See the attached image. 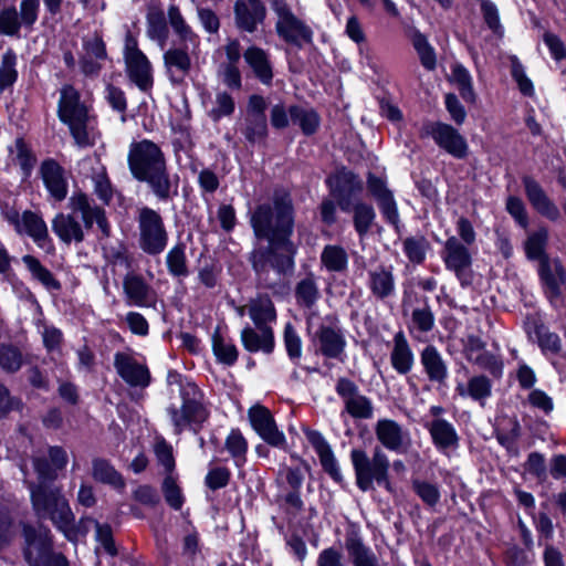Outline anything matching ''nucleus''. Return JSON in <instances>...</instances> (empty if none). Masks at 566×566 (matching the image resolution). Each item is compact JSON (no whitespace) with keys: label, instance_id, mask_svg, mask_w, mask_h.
Segmentation results:
<instances>
[{"label":"nucleus","instance_id":"f257e3e1","mask_svg":"<svg viewBox=\"0 0 566 566\" xmlns=\"http://www.w3.org/2000/svg\"><path fill=\"white\" fill-rule=\"evenodd\" d=\"M128 169L139 182L147 185L159 201H169L178 196L179 177L171 175L160 146L153 140L142 139L129 145Z\"/></svg>","mask_w":566,"mask_h":566},{"label":"nucleus","instance_id":"f03ea898","mask_svg":"<svg viewBox=\"0 0 566 566\" xmlns=\"http://www.w3.org/2000/svg\"><path fill=\"white\" fill-rule=\"evenodd\" d=\"M250 222L258 239L285 242L291 247L294 230V207L291 195L284 189L275 190L270 202L255 208Z\"/></svg>","mask_w":566,"mask_h":566},{"label":"nucleus","instance_id":"7ed1b4c3","mask_svg":"<svg viewBox=\"0 0 566 566\" xmlns=\"http://www.w3.org/2000/svg\"><path fill=\"white\" fill-rule=\"evenodd\" d=\"M296 247L285 242H269L266 247H259L251 251L249 261L255 273L259 286L277 292L285 284L287 275L294 271V255Z\"/></svg>","mask_w":566,"mask_h":566},{"label":"nucleus","instance_id":"20e7f679","mask_svg":"<svg viewBox=\"0 0 566 566\" xmlns=\"http://www.w3.org/2000/svg\"><path fill=\"white\" fill-rule=\"evenodd\" d=\"M31 502L38 517L49 518L69 539L74 530V514L62 489L55 485H29Z\"/></svg>","mask_w":566,"mask_h":566},{"label":"nucleus","instance_id":"39448f33","mask_svg":"<svg viewBox=\"0 0 566 566\" xmlns=\"http://www.w3.org/2000/svg\"><path fill=\"white\" fill-rule=\"evenodd\" d=\"M356 484L363 492L374 490V482L390 490L389 459L381 447H375L371 458L361 449L350 451Z\"/></svg>","mask_w":566,"mask_h":566},{"label":"nucleus","instance_id":"423d86ee","mask_svg":"<svg viewBox=\"0 0 566 566\" xmlns=\"http://www.w3.org/2000/svg\"><path fill=\"white\" fill-rule=\"evenodd\" d=\"M57 114L60 119L67 124L77 145H90L87 108L81 103L80 93L73 86L64 85L61 88Z\"/></svg>","mask_w":566,"mask_h":566},{"label":"nucleus","instance_id":"0eeeda50","mask_svg":"<svg viewBox=\"0 0 566 566\" xmlns=\"http://www.w3.org/2000/svg\"><path fill=\"white\" fill-rule=\"evenodd\" d=\"M181 406H170L167 411L176 433H181L190 426H201L209 417V412L200 401L197 386L187 384L180 389Z\"/></svg>","mask_w":566,"mask_h":566},{"label":"nucleus","instance_id":"6e6552de","mask_svg":"<svg viewBox=\"0 0 566 566\" xmlns=\"http://www.w3.org/2000/svg\"><path fill=\"white\" fill-rule=\"evenodd\" d=\"M139 247L150 255L160 254L167 247L168 232L161 216L154 209L143 207L138 210Z\"/></svg>","mask_w":566,"mask_h":566},{"label":"nucleus","instance_id":"1a4fd4ad","mask_svg":"<svg viewBox=\"0 0 566 566\" xmlns=\"http://www.w3.org/2000/svg\"><path fill=\"white\" fill-rule=\"evenodd\" d=\"M23 536L25 539L24 558L29 566H54L57 557H65L61 553L52 552V541L48 528L39 527L36 530L24 525Z\"/></svg>","mask_w":566,"mask_h":566},{"label":"nucleus","instance_id":"9d476101","mask_svg":"<svg viewBox=\"0 0 566 566\" xmlns=\"http://www.w3.org/2000/svg\"><path fill=\"white\" fill-rule=\"evenodd\" d=\"M273 10L277 15L275 30L285 42L302 46L312 41L313 32L301 21L291 9L282 1H273Z\"/></svg>","mask_w":566,"mask_h":566},{"label":"nucleus","instance_id":"9b49d317","mask_svg":"<svg viewBox=\"0 0 566 566\" xmlns=\"http://www.w3.org/2000/svg\"><path fill=\"white\" fill-rule=\"evenodd\" d=\"M124 57L129 80L143 92L153 87L151 65L147 56L138 49L136 39L127 34Z\"/></svg>","mask_w":566,"mask_h":566},{"label":"nucleus","instance_id":"f8f14e48","mask_svg":"<svg viewBox=\"0 0 566 566\" xmlns=\"http://www.w3.org/2000/svg\"><path fill=\"white\" fill-rule=\"evenodd\" d=\"M312 342L317 353L331 359H340L346 347L345 335L335 317H326L312 334Z\"/></svg>","mask_w":566,"mask_h":566},{"label":"nucleus","instance_id":"ddd939ff","mask_svg":"<svg viewBox=\"0 0 566 566\" xmlns=\"http://www.w3.org/2000/svg\"><path fill=\"white\" fill-rule=\"evenodd\" d=\"M3 218L13 226L15 232L20 235L30 237L39 247H43L49 239V231L43 218L31 211L25 210L22 214L11 207L2 209Z\"/></svg>","mask_w":566,"mask_h":566},{"label":"nucleus","instance_id":"4468645a","mask_svg":"<svg viewBox=\"0 0 566 566\" xmlns=\"http://www.w3.org/2000/svg\"><path fill=\"white\" fill-rule=\"evenodd\" d=\"M421 136H430L434 143L455 158H464L468 154L465 138L451 125L430 122L423 125Z\"/></svg>","mask_w":566,"mask_h":566},{"label":"nucleus","instance_id":"2eb2a0df","mask_svg":"<svg viewBox=\"0 0 566 566\" xmlns=\"http://www.w3.org/2000/svg\"><path fill=\"white\" fill-rule=\"evenodd\" d=\"M460 239L452 235L447 239L442 250V259L446 268L454 272L462 285L471 283L472 255Z\"/></svg>","mask_w":566,"mask_h":566},{"label":"nucleus","instance_id":"dca6fc26","mask_svg":"<svg viewBox=\"0 0 566 566\" xmlns=\"http://www.w3.org/2000/svg\"><path fill=\"white\" fill-rule=\"evenodd\" d=\"M248 417L252 428L268 444L283 450L286 449V438L284 433L279 430L268 408L255 405L249 409Z\"/></svg>","mask_w":566,"mask_h":566},{"label":"nucleus","instance_id":"f3484780","mask_svg":"<svg viewBox=\"0 0 566 566\" xmlns=\"http://www.w3.org/2000/svg\"><path fill=\"white\" fill-rule=\"evenodd\" d=\"M374 430L378 442L390 452L401 454L411 446L409 431L392 419H379Z\"/></svg>","mask_w":566,"mask_h":566},{"label":"nucleus","instance_id":"a211bd4d","mask_svg":"<svg viewBox=\"0 0 566 566\" xmlns=\"http://www.w3.org/2000/svg\"><path fill=\"white\" fill-rule=\"evenodd\" d=\"M114 368L130 388L145 389L151 382L148 367L127 353L118 352L114 355Z\"/></svg>","mask_w":566,"mask_h":566},{"label":"nucleus","instance_id":"6ab92c4d","mask_svg":"<svg viewBox=\"0 0 566 566\" xmlns=\"http://www.w3.org/2000/svg\"><path fill=\"white\" fill-rule=\"evenodd\" d=\"M48 455L49 459L40 454L32 458L33 469L38 476V482L32 483L33 485H53L57 472L63 470L67 463L66 451L61 447H50Z\"/></svg>","mask_w":566,"mask_h":566},{"label":"nucleus","instance_id":"aec40b11","mask_svg":"<svg viewBox=\"0 0 566 566\" xmlns=\"http://www.w3.org/2000/svg\"><path fill=\"white\" fill-rule=\"evenodd\" d=\"M336 392L343 398L346 411L357 419L373 417L371 401L358 392L357 385L348 378H339L336 384Z\"/></svg>","mask_w":566,"mask_h":566},{"label":"nucleus","instance_id":"412c9836","mask_svg":"<svg viewBox=\"0 0 566 566\" xmlns=\"http://www.w3.org/2000/svg\"><path fill=\"white\" fill-rule=\"evenodd\" d=\"M345 549L353 566H386L374 551L365 544L360 532L352 527L345 535Z\"/></svg>","mask_w":566,"mask_h":566},{"label":"nucleus","instance_id":"4be33fe9","mask_svg":"<svg viewBox=\"0 0 566 566\" xmlns=\"http://www.w3.org/2000/svg\"><path fill=\"white\" fill-rule=\"evenodd\" d=\"M332 181V193L336 198L339 208L348 212L353 205V197L363 190L361 180L352 171H338Z\"/></svg>","mask_w":566,"mask_h":566},{"label":"nucleus","instance_id":"5701e85b","mask_svg":"<svg viewBox=\"0 0 566 566\" xmlns=\"http://www.w3.org/2000/svg\"><path fill=\"white\" fill-rule=\"evenodd\" d=\"M233 11L237 28L248 33L256 31L266 13L261 0H237Z\"/></svg>","mask_w":566,"mask_h":566},{"label":"nucleus","instance_id":"b1692460","mask_svg":"<svg viewBox=\"0 0 566 566\" xmlns=\"http://www.w3.org/2000/svg\"><path fill=\"white\" fill-rule=\"evenodd\" d=\"M433 446L443 454H450L459 448L460 437L452 423L443 418H434L426 423Z\"/></svg>","mask_w":566,"mask_h":566},{"label":"nucleus","instance_id":"393cba45","mask_svg":"<svg viewBox=\"0 0 566 566\" xmlns=\"http://www.w3.org/2000/svg\"><path fill=\"white\" fill-rule=\"evenodd\" d=\"M539 275L545 284V293L552 303L559 300L562 286L566 283V272L556 259H543L539 265Z\"/></svg>","mask_w":566,"mask_h":566},{"label":"nucleus","instance_id":"a878e982","mask_svg":"<svg viewBox=\"0 0 566 566\" xmlns=\"http://www.w3.org/2000/svg\"><path fill=\"white\" fill-rule=\"evenodd\" d=\"M164 66L169 81L172 84H181L191 70V57L187 45L170 48L164 53Z\"/></svg>","mask_w":566,"mask_h":566},{"label":"nucleus","instance_id":"bb28decb","mask_svg":"<svg viewBox=\"0 0 566 566\" xmlns=\"http://www.w3.org/2000/svg\"><path fill=\"white\" fill-rule=\"evenodd\" d=\"M523 185L530 203L538 213L553 221L559 218L557 206L547 197L535 179L526 176L523 178Z\"/></svg>","mask_w":566,"mask_h":566},{"label":"nucleus","instance_id":"cd10ccee","mask_svg":"<svg viewBox=\"0 0 566 566\" xmlns=\"http://www.w3.org/2000/svg\"><path fill=\"white\" fill-rule=\"evenodd\" d=\"M367 285L376 300L384 301L395 295L396 281L392 266L378 265L368 271Z\"/></svg>","mask_w":566,"mask_h":566},{"label":"nucleus","instance_id":"c85d7f7f","mask_svg":"<svg viewBox=\"0 0 566 566\" xmlns=\"http://www.w3.org/2000/svg\"><path fill=\"white\" fill-rule=\"evenodd\" d=\"M40 172L50 195L56 201L64 200L67 195V182L63 168L55 160L48 159L42 163Z\"/></svg>","mask_w":566,"mask_h":566},{"label":"nucleus","instance_id":"c756f323","mask_svg":"<svg viewBox=\"0 0 566 566\" xmlns=\"http://www.w3.org/2000/svg\"><path fill=\"white\" fill-rule=\"evenodd\" d=\"M243 59L251 69L253 75L264 85H271L273 80V66L270 55L263 49L252 45L243 52Z\"/></svg>","mask_w":566,"mask_h":566},{"label":"nucleus","instance_id":"7c9ffc66","mask_svg":"<svg viewBox=\"0 0 566 566\" xmlns=\"http://www.w3.org/2000/svg\"><path fill=\"white\" fill-rule=\"evenodd\" d=\"M390 363L399 375H407L415 365V354L403 332H398L392 338Z\"/></svg>","mask_w":566,"mask_h":566},{"label":"nucleus","instance_id":"2f4dec72","mask_svg":"<svg viewBox=\"0 0 566 566\" xmlns=\"http://www.w3.org/2000/svg\"><path fill=\"white\" fill-rule=\"evenodd\" d=\"M420 363L430 381L440 385L446 382L449 374L448 365L433 345H428L421 350Z\"/></svg>","mask_w":566,"mask_h":566},{"label":"nucleus","instance_id":"473e14b6","mask_svg":"<svg viewBox=\"0 0 566 566\" xmlns=\"http://www.w3.org/2000/svg\"><path fill=\"white\" fill-rule=\"evenodd\" d=\"M241 340L248 352H263L270 354L274 349V333L272 327L252 328L244 327L241 332Z\"/></svg>","mask_w":566,"mask_h":566},{"label":"nucleus","instance_id":"72a5a7b5","mask_svg":"<svg viewBox=\"0 0 566 566\" xmlns=\"http://www.w3.org/2000/svg\"><path fill=\"white\" fill-rule=\"evenodd\" d=\"M52 230L64 243L84 240V231L73 214L59 213L52 220Z\"/></svg>","mask_w":566,"mask_h":566},{"label":"nucleus","instance_id":"f704fd0d","mask_svg":"<svg viewBox=\"0 0 566 566\" xmlns=\"http://www.w3.org/2000/svg\"><path fill=\"white\" fill-rule=\"evenodd\" d=\"M124 292L129 304L148 306L153 301V291L145 280L135 274H128L123 281Z\"/></svg>","mask_w":566,"mask_h":566},{"label":"nucleus","instance_id":"c9c22d12","mask_svg":"<svg viewBox=\"0 0 566 566\" xmlns=\"http://www.w3.org/2000/svg\"><path fill=\"white\" fill-rule=\"evenodd\" d=\"M249 316L256 328L271 327L276 319V311L272 300L266 295H259L248 305Z\"/></svg>","mask_w":566,"mask_h":566},{"label":"nucleus","instance_id":"e433bc0d","mask_svg":"<svg viewBox=\"0 0 566 566\" xmlns=\"http://www.w3.org/2000/svg\"><path fill=\"white\" fill-rule=\"evenodd\" d=\"M455 391L462 398H471L475 401L481 402L488 399L492 394V382L489 377L484 375H478L471 377L467 384L458 382Z\"/></svg>","mask_w":566,"mask_h":566},{"label":"nucleus","instance_id":"4c0bfd02","mask_svg":"<svg viewBox=\"0 0 566 566\" xmlns=\"http://www.w3.org/2000/svg\"><path fill=\"white\" fill-rule=\"evenodd\" d=\"M291 122L298 125L305 136L314 135L321 125V117L313 108L292 105L289 107Z\"/></svg>","mask_w":566,"mask_h":566},{"label":"nucleus","instance_id":"58836bf2","mask_svg":"<svg viewBox=\"0 0 566 566\" xmlns=\"http://www.w3.org/2000/svg\"><path fill=\"white\" fill-rule=\"evenodd\" d=\"M321 263L328 272H345L348 268V254L337 244L325 245L321 253Z\"/></svg>","mask_w":566,"mask_h":566},{"label":"nucleus","instance_id":"ea45409f","mask_svg":"<svg viewBox=\"0 0 566 566\" xmlns=\"http://www.w3.org/2000/svg\"><path fill=\"white\" fill-rule=\"evenodd\" d=\"M92 475L96 481L109 484L115 489H123L125 486L122 474L105 459L93 460Z\"/></svg>","mask_w":566,"mask_h":566},{"label":"nucleus","instance_id":"a19ab883","mask_svg":"<svg viewBox=\"0 0 566 566\" xmlns=\"http://www.w3.org/2000/svg\"><path fill=\"white\" fill-rule=\"evenodd\" d=\"M22 262L30 271L32 277L39 281L48 290L57 291L61 289V283L54 277L50 270L41 264V262L35 256L30 254L23 255Z\"/></svg>","mask_w":566,"mask_h":566},{"label":"nucleus","instance_id":"79ce46f5","mask_svg":"<svg viewBox=\"0 0 566 566\" xmlns=\"http://www.w3.org/2000/svg\"><path fill=\"white\" fill-rule=\"evenodd\" d=\"M318 297L319 290L313 274L297 282L295 286V298L298 306L312 308Z\"/></svg>","mask_w":566,"mask_h":566},{"label":"nucleus","instance_id":"37998d69","mask_svg":"<svg viewBox=\"0 0 566 566\" xmlns=\"http://www.w3.org/2000/svg\"><path fill=\"white\" fill-rule=\"evenodd\" d=\"M240 132L250 145H262L269 133L266 118L245 117Z\"/></svg>","mask_w":566,"mask_h":566},{"label":"nucleus","instance_id":"c03bdc74","mask_svg":"<svg viewBox=\"0 0 566 566\" xmlns=\"http://www.w3.org/2000/svg\"><path fill=\"white\" fill-rule=\"evenodd\" d=\"M167 18L174 32L178 35L182 43H195L197 40L196 33L190 25L186 22L180 9L176 4H170L167 11Z\"/></svg>","mask_w":566,"mask_h":566},{"label":"nucleus","instance_id":"a18cd8bd","mask_svg":"<svg viewBox=\"0 0 566 566\" xmlns=\"http://www.w3.org/2000/svg\"><path fill=\"white\" fill-rule=\"evenodd\" d=\"M69 206L73 212L81 213L86 228H91L94 222L96 223L95 214L97 216V211H103L102 208L92 206L88 197L83 192L73 193L69 200Z\"/></svg>","mask_w":566,"mask_h":566},{"label":"nucleus","instance_id":"49530a36","mask_svg":"<svg viewBox=\"0 0 566 566\" xmlns=\"http://www.w3.org/2000/svg\"><path fill=\"white\" fill-rule=\"evenodd\" d=\"M147 34L156 40L163 49L168 38L165 14L160 9L150 10L147 14Z\"/></svg>","mask_w":566,"mask_h":566},{"label":"nucleus","instance_id":"de8ad7c7","mask_svg":"<svg viewBox=\"0 0 566 566\" xmlns=\"http://www.w3.org/2000/svg\"><path fill=\"white\" fill-rule=\"evenodd\" d=\"M166 264L169 273L175 277H185L189 274L184 243H178L168 251Z\"/></svg>","mask_w":566,"mask_h":566},{"label":"nucleus","instance_id":"09e8293b","mask_svg":"<svg viewBox=\"0 0 566 566\" xmlns=\"http://www.w3.org/2000/svg\"><path fill=\"white\" fill-rule=\"evenodd\" d=\"M226 450L233 458L237 467L243 465L247 460L248 441L239 429H232L224 442Z\"/></svg>","mask_w":566,"mask_h":566},{"label":"nucleus","instance_id":"8fccbe9b","mask_svg":"<svg viewBox=\"0 0 566 566\" xmlns=\"http://www.w3.org/2000/svg\"><path fill=\"white\" fill-rule=\"evenodd\" d=\"M305 463L297 467L283 465L279 471V482L282 488L289 491H300L304 481Z\"/></svg>","mask_w":566,"mask_h":566},{"label":"nucleus","instance_id":"3c124183","mask_svg":"<svg viewBox=\"0 0 566 566\" xmlns=\"http://www.w3.org/2000/svg\"><path fill=\"white\" fill-rule=\"evenodd\" d=\"M80 523L85 528L87 527V524H93L96 531V541L101 543L105 552L111 556H115L117 554V549L113 539V532L108 524H101L92 517H83L81 518Z\"/></svg>","mask_w":566,"mask_h":566},{"label":"nucleus","instance_id":"603ef678","mask_svg":"<svg viewBox=\"0 0 566 566\" xmlns=\"http://www.w3.org/2000/svg\"><path fill=\"white\" fill-rule=\"evenodd\" d=\"M375 217L376 214L371 206L363 202L354 206V227L360 238L368 233Z\"/></svg>","mask_w":566,"mask_h":566},{"label":"nucleus","instance_id":"864d4df0","mask_svg":"<svg viewBox=\"0 0 566 566\" xmlns=\"http://www.w3.org/2000/svg\"><path fill=\"white\" fill-rule=\"evenodd\" d=\"M411 489L420 500L430 507L436 506L440 501V490L434 483L420 479H412Z\"/></svg>","mask_w":566,"mask_h":566},{"label":"nucleus","instance_id":"5fc2aeb1","mask_svg":"<svg viewBox=\"0 0 566 566\" xmlns=\"http://www.w3.org/2000/svg\"><path fill=\"white\" fill-rule=\"evenodd\" d=\"M17 55L12 50L2 54L0 64V91L13 85L17 81L18 72L15 70Z\"/></svg>","mask_w":566,"mask_h":566},{"label":"nucleus","instance_id":"6e6d98bb","mask_svg":"<svg viewBox=\"0 0 566 566\" xmlns=\"http://www.w3.org/2000/svg\"><path fill=\"white\" fill-rule=\"evenodd\" d=\"M451 78L458 85L462 98L467 102H474L475 94L472 86V78L468 70L461 64L453 65Z\"/></svg>","mask_w":566,"mask_h":566},{"label":"nucleus","instance_id":"4d7b16f0","mask_svg":"<svg viewBox=\"0 0 566 566\" xmlns=\"http://www.w3.org/2000/svg\"><path fill=\"white\" fill-rule=\"evenodd\" d=\"M235 103L233 97L222 91L216 94L212 108L209 111V117L213 122H218L222 117L231 116L234 112Z\"/></svg>","mask_w":566,"mask_h":566},{"label":"nucleus","instance_id":"13d9d810","mask_svg":"<svg viewBox=\"0 0 566 566\" xmlns=\"http://www.w3.org/2000/svg\"><path fill=\"white\" fill-rule=\"evenodd\" d=\"M212 349L218 360L226 365H233L238 359L237 347L229 342H226L218 332L212 337Z\"/></svg>","mask_w":566,"mask_h":566},{"label":"nucleus","instance_id":"bf43d9fd","mask_svg":"<svg viewBox=\"0 0 566 566\" xmlns=\"http://www.w3.org/2000/svg\"><path fill=\"white\" fill-rule=\"evenodd\" d=\"M465 357L479 366L485 367L492 358L484 352V343L478 336H469L464 347Z\"/></svg>","mask_w":566,"mask_h":566},{"label":"nucleus","instance_id":"052dcab7","mask_svg":"<svg viewBox=\"0 0 566 566\" xmlns=\"http://www.w3.org/2000/svg\"><path fill=\"white\" fill-rule=\"evenodd\" d=\"M0 366L7 373H15L22 366V354L21 352L7 344H0Z\"/></svg>","mask_w":566,"mask_h":566},{"label":"nucleus","instance_id":"680f3d73","mask_svg":"<svg viewBox=\"0 0 566 566\" xmlns=\"http://www.w3.org/2000/svg\"><path fill=\"white\" fill-rule=\"evenodd\" d=\"M21 27L19 14L14 7L0 10V35H18Z\"/></svg>","mask_w":566,"mask_h":566},{"label":"nucleus","instance_id":"e2e57ef3","mask_svg":"<svg viewBox=\"0 0 566 566\" xmlns=\"http://www.w3.org/2000/svg\"><path fill=\"white\" fill-rule=\"evenodd\" d=\"M283 340L289 357L293 360L300 359L302 356V338L292 323L285 324Z\"/></svg>","mask_w":566,"mask_h":566},{"label":"nucleus","instance_id":"0e129e2a","mask_svg":"<svg viewBox=\"0 0 566 566\" xmlns=\"http://www.w3.org/2000/svg\"><path fill=\"white\" fill-rule=\"evenodd\" d=\"M428 241L423 237L407 238L403 241V250L408 259L413 263H421L426 256Z\"/></svg>","mask_w":566,"mask_h":566},{"label":"nucleus","instance_id":"69168bd1","mask_svg":"<svg viewBox=\"0 0 566 566\" xmlns=\"http://www.w3.org/2000/svg\"><path fill=\"white\" fill-rule=\"evenodd\" d=\"M163 493L170 507L177 511L182 507L184 496L181 490L170 474H168L163 482Z\"/></svg>","mask_w":566,"mask_h":566},{"label":"nucleus","instance_id":"338daca9","mask_svg":"<svg viewBox=\"0 0 566 566\" xmlns=\"http://www.w3.org/2000/svg\"><path fill=\"white\" fill-rule=\"evenodd\" d=\"M14 151L17 153V160L23 171V175L25 177L30 176L36 159L22 138H18L15 140Z\"/></svg>","mask_w":566,"mask_h":566},{"label":"nucleus","instance_id":"774afa93","mask_svg":"<svg viewBox=\"0 0 566 566\" xmlns=\"http://www.w3.org/2000/svg\"><path fill=\"white\" fill-rule=\"evenodd\" d=\"M412 327L421 333L430 332L434 326V316L429 306L415 308L411 315Z\"/></svg>","mask_w":566,"mask_h":566}]
</instances>
